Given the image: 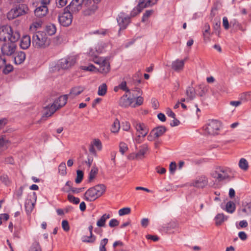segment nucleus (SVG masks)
Here are the masks:
<instances>
[{"label":"nucleus","mask_w":251,"mask_h":251,"mask_svg":"<svg viewBox=\"0 0 251 251\" xmlns=\"http://www.w3.org/2000/svg\"><path fill=\"white\" fill-rule=\"evenodd\" d=\"M20 35L18 31L14 30L9 25L0 27V41L4 42L10 41H18Z\"/></svg>","instance_id":"nucleus-1"},{"label":"nucleus","mask_w":251,"mask_h":251,"mask_svg":"<svg viewBox=\"0 0 251 251\" xmlns=\"http://www.w3.org/2000/svg\"><path fill=\"white\" fill-rule=\"evenodd\" d=\"M106 188V186L102 184L90 188L84 194L85 200L89 201H95L105 193Z\"/></svg>","instance_id":"nucleus-2"},{"label":"nucleus","mask_w":251,"mask_h":251,"mask_svg":"<svg viewBox=\"0 0 251 251\" xmlns=\"http://www.w3.org/2000/svg\"><path fill=\"white\" fill-rule=\"evenodd\" d=\"M68 97L67 95L61 96L55 100L50 106H46L45 116L46 117L51 116L57 109L64 106L67 102Z\"/></svg>","instance_id":"nucleus-3"},{"label":"nucleus","mask_w":251,"mask_h":251,"mask_svg":"<svg viewBox=\"0 0 251 251\" xmlns=\"http://www.w3.org/2000/svg\"><path fill=\"white\" fill-rule=\"evenodd\" d=\"M230 174L229 168L222 166L217 167L210 173L211 176L219 182L230 179Z\"/></svg>","instance_id":"nucleus-4"},{"label":"nucleus","mask_w":251,"mask_h":251,"mask_svg":"<svg viewBox=\"0 0 251 251\" xmlns=\"http://www.w3.org/2000/svg\"><path fill=\"white\" fill-rule=\"evenodd\" d=\"M50 44L46 34L44 32H37L32 36V45L37 49L45 48Z\"/></svg>","instance_id":"nucleus-5"},{"label":"nucleus","mask_w":251,"mask_h":251,"mask_svg":"<svg viewBox=\"0 0 251 251\" xmlns=\"http://www.w3.org/2000/svg\"><path fill=\"white\" fill-rule=\"evenodd\" d=\"M220 127L221 123L219 121L211 120L203 127V129L205 133L210 135H215L218 134Z\"/></svg>","instance_id":"nucleus-6"},{"label":"nucleus","mask_w":251,"mask_h":251,"mask_svg":"<svg viewBox=\"0 0 251 251\" xmlns=\"http://www.w3.org/2000/svg\"><path fill=\"white\" fill-rule=\"evenodd\" d=\"M27 11L28 7L26 5H19L18 7H15L11 9L8 12L7 17L9 20H12L20 16L25 14Z\"/></svg>","instance_id":"nucleus-7"},{"label":"nucleus","mask_w":251,"mask_h":251,"mask_svg":"<svg viewBox=\"0 0 251 251\" xmlns=\"http://www.w3.org/2000/svg\"><path fill=\"white\" fill-rule=\"evenodd\" d=\"M17 41H10L4 42L1 46L0 50L2 55L11 56L15 52L17 48L16 42Z\"/></svg>","instance_id":"nucleus-8"},{"label":"nucleus","mask_w":251,"mask_h":251,"mask_svg":"<svg viewBox=\"0 0 251 251\" xmlns=\"http://www.w3.org/2000/svg\"><path fill=\"white\" fill-rule=\"evenodd\" d=\"M75 62V56H69L59 60L57 63V66L62 69H68L73 66Z\"/></svg>","instance_id":"nucleus-9"},{"label":"nucleus","mask_w":251,"mask_h":251,"mask_svg":"<svg viewBox=\"0 0 251 251\" xmlns=\"http://www.w3.org/2000/svg\"><path fill=\"white\" fill-rule=\"evenodd\" d=\"M97 8L96 1L93 0H84L82 8L84 15L89 16L94 14Z\"/></svg>","instance_id":"nucleus-10"},{"label":"nucleus","mask_w":251,"mask_h":251,"mask_svg":"<svg viewBox=\"0 0 251 251\" xmlns=\"http://www.w3.org/2000/svg\"><path fill=\"white\" fill-rule=\"evenodd\" d=\"M94 62L100 65L99 68L97 69V71L100 72L101 74H105L109 72L110 70V64L108 61L102 58H96L94 60Z\"/></svg>","instance_id":"nucleus-11"},{"label":"nucleus","mask_w":251,"mask_h":251,"mask_svg":"<svg viewBox=\"0 0 251 251\" xmlns=\"http://www.w3.org/2000/svg\"><path fill=\"white\" fill-rule=\"evenodd\" d=\"M84 0H73L65 10L70 11L72 14L76 13L82 9Z\"/></svg>","instance_id":"nucleus-12"},{"label":"nucleus","mask_w":251,"mask_h":251,"mask_svg":"<svg viewBox=\"0 0 251 251\" xmlns=\"http://www.w3.org/2000/svg\"><path fill=\"white\" fill-rule=\"evenodd\" d=\"M117 21L120 26V30H123L126 29L130 23V17L124 12H121L117 17Z\"/></svg>","instance_id":"nucleus-13"},{"label":"nucleus","mask_w":251,"mask_h":251,"mask_svg":"<svg viewBox=\"0 0 251 251\" xmlns=\"http://www.w3.org/2000/svg\"><path fill=\"white\" fill-rule=\"evenodd\" d=\"M73 16L70 11L65 10L61 16L58 17L60 25L64 26H69L72 22Z\"/></svg>","instance_id":"nucleus-14"},{"label":"nucleus","mask_w":251,"mask_h":251,"mask_svg":"<svg viewBox=\"0 0 251 251\" xmlns=\"http://www.w3.org/2000/svg\"><path fill=\"white\" fill-rule=\"evenodd\" d=\"M133 126L135 128L139 134H141L142 137H145L149 132V128L143 123L134 121Z\"/></svg>","instance_id":"nucleus-15"},{"label":"nucleus","mask_w":251,"mask_h":251,"mask_svg":"<svg viewBox=\"0 0 251 251\" xmlns=\"http://www.w3.org/2000/svg\"><path fill=\"white\" fill-rule=\"evenodd\" d=\"M208 184L207 177L205 176H201L198 177L191 184V186L197 188H204Z\"/></svg>","instance_id":"nucleus-16"},{"label":"nucleus","mask_w":251,"mask_h":251,"mask_svg":"<svg viewBox=\"0 0 251 251\" xmlns=\"http://www.w3.org/2000/svg\"><path fill=\"white\" fill-rule=\"evenodd\" d=\"M35 193L33 192V195L29 196L28 199L25 201V207L26 212L28 215L30 214L34 207L36 200H32L31 198L34 199L35 197Z\"/></svg>","instance_id":"nucleus-17"},{"label":"nucleus","mask_w":251,"mask_h":251,"mask_svg":"<svg viewBox=\"0 0 251 251\" xmlns=\"http://www.w3.org/2000/svg\"><path fill=\"white\" fill-rule=\"evenodd\" d=\"M1 68H3L2 72L4 74H8L13 69V66L9 64H6L5 59L0 55V69Z\"/></svg>","instance_id":"nucleus-18"},{"label":"nucleus","mask_w":251,"mask_h":251,"mask_svg":"<svg viewBox=\"0 0 251 251\" xmlns=\"http://www.w3.org/2000/svg\"><path fill=\"white\" fill-rule=\"evenodd\" d=\"M48 12V8L46 6L40 5L34 10L35 15L38 18L45 17Z\"/></svg>","instance_id":"nucleus-19"},{"label":"nucleus","mask_w":251,"mask_h":251,"mask_svg":"<svg viewBox=\"0 0 251 251\" xmlns=\"http://www.w3.org/2000/svg\"><path fill=\"white\" fill-rule=\"evenodd\" d=\"M85 90V87L82 86H76L73 87L71 90L69 94L67 95L72 99L80 95Z\"/></svg>","instance_id":"nucleus-20"},{"label":"nucleus","mask_w":251,"mask_h":251,"mask_svg":"<svg viewBox=\"0 0 251 251\" xmlns=\"http://www.w3.org/2000/svg\"><path fill=\"white\" fill-rule=\"evenodd\" d=\"M133 99L127 97V95H123L119 100V104L122 107H127L132 104Z\"/></svg>","instance_id":"nucleus-21"},{"label":"nucleus","mask_w":251,"mask_h":251,"mask_svg":"<svg viewBox=\"0 0 251 251\" xmlns=\"http://www.w3.org/2000/svg\"><path fill=\"white\" fill-rule=\"evenodd\" d=\"M166 131V128L164 126H160L153 128L152 130V134L154 135L155 137H158L163 135Z\"/></svg>","instance_id":"nucleus-22"},{"label":"nucleus","mask_w":251,"mask_h":251,"mask_svg":"<svg viewBox=\"0 0 251 251\" xmlns=\"http://www.w3.org/2000/svg\"><path fill=\"white\" fill-rule=\"evenodd\" d=\"M31 44L30 37L28 35H24L22 38L20 46L23 49H27Z\"/></svg>","instance_id":"nucleus-23"},{"label":"nucleus","mask_w":251,"mask_h":251,"mask_svg":"<svg viewBox=\"0 0 251 251\" xmlns=\"http://www.w3.org/2000/svg\"><path fill=\"white\" fill-rule=\"evenodd\" d=\"M149 150L148 146L147 144H143L140 146L139 150L137 152V156L139 159H142L144 158L145 154Z\"/></svg>","instance_id":"nucleus-24"},{"label":"nucleus","mask_w":251,"mask_h":251,"mask_svg":"<svg viewBox=\"0 0 251 251\" xmlns=\"http://www.w3.org/2000/svg\"><path fill=\"white\" fill-rule=\"evenodd\" d=\"M184 62L183 60H176L173 62L172 64V69L177 72H179L182 70Z\"/></svg>","instance_id":"nucleus-25"},{"label":"nucleus","mask_w":251,"mask_h":251,"mask_svg":"<svg viewBox=\"0 0 251 251\" xmlns=\"http://www.w3.org/2000/svg\"><path fill=\"white\" fill-rule=\"evenodd\" d=\"M25 53L23 51H19L17 53L14 57V62L16 64H21L25 61Z\"/></svg>","instance_id":"nucleus-26"},{"label":"nucleus","mask_w":251,"mask_h":251,"mask_svg":"<svg viewBox=\"0 0 251 251\" xmlns=\"http://www.w3.org/2000/svg\"><path fill=\"white\" fill-rule=\"evenodd\" d=\"M144 8L146 7L144 6V5L140 2H139L138 5L135 7L131 12L129 16L130 18L136 16L137 14L140 13Z\"/></svg>","instance_id":"nucleus-27"},{"label":"nucleus","mask_w":251,"mask_h":251,"mask_svg":"<svg viewBox=\"0 0 251 251\" xmlns=\"http://www.w3.org/2000/svg\"><path fill=\"white\" fill-rule=\"evenodd\" d=\"M110 215L107 214H103L100 218L97 221V225L99 227H104L105 225L106 221L110 218Z\"/></svg>","instance_id":"nucleus-28"},{"label":"nucleus","mask_w":251,"mask_h":251,"mask_svg":"<svg viewBox=\"0 0 251 251\" xmlns=\"http://www.w3.org/2000/svg\"><path fill=\"white\" fill-rule=\"evenodd\" d=\"M186 94L188 97L187 100H193L196 97V92L192 87H188L186 91Z\"/></svg>","instance_id":"nucleus-29"},{"label":"nucleus","mask_w":251,"mask_h":251,"mask_svg":"<svg viewBox=\"0 0 251 251\" xmlns=\"http://www.w3.org/2000/svg\"><path fill=\"white\" fill-rule=\"evenodd\" d=\"M46 31L49 35H53L56 33V26L54 24H49L46 25Z\"/></svg>","instance_id":"nucleus-30"},{"label":"nucleus","mask_w":251,"mask_h":251,"mask_svg":"<svg viewBox=\"0 0 251 251\" xmlns=\"http://www.w3.org/2000/svg\"><path fill=\"white\" fill-rule=\"evenodd\" d=\"M227 219V217H225L224 214L223 213L218 214L216 215L215 218V224L216 226L221 225L223 222L226 220Z\"/></svg>","instance_id":"nucleus-31"},{"label":"nucleus","mask_w":251,"mask_h":251,"mask_svg":"<svg viewBox=\"0 0 251 251\" xmlns=\"http://www.w3.org/2000/svg\"><path fill=\"white\" fill-rule=\"evenodd\" d=\"M98 173V168L95 166H93L89 174V181H92L96 177Z\"/></svg>","instance_id":"nucleus-32"},{"label":"nucleus","mask_w":251,"mask_h":251,"mask_svg":"<svg viewBox=\"0 0 251 251\" xmlns=\"http://www.w3.org/2000/svg\"><path fill=\"white\" fill-rule=\"evenodd\" d=\"M9 144L10 142L5 136L0 138V149H6Z\"/></svg>","instance_id":"nucleus-33"},{"label":"nucleus","mask_w":251,"mask_h":251,"mask_svg":"<svg viewBox=\"0 0 251 251\" xmlns=\"http://www.w3.org/2000/svg\"><path fill=\"white\" fill-rule=\"evenodd\" d=\"M120 128V122L117 119H116L112 125L111 131L113 133H117L118 132Z\"/></svg>","instance_id":"nucleus-34"},{"label":"nucleus","mask_w":251,"mask_h":251,"mask_svg":"<svg viewBox=\"0 0 251 251\" xmlns=\"http://www.w3.org/2000/svg\"><path fill=\"white\" fill-rule=\"evenodd\" d=\"M210 26L208 24H205L203 27V35L204 40L207 41L209 40V33Z\"/></svg>","instance_id":"nucleus-35"},{"label":"nucleus","mask_w":251,"mask_h":251,"mask_svg":"<svg viewBox=\"0 0 251 251\" xmlns=\"http://www.w3.org/2000/svg\"><path fill=\"white\" fill-rule=\"evenodd\" d=\"M28 251H42V250L39 243L35 241L31 244Z\"/></svg>","instance_id":"nucleus-36"},{"label":"nucleus","mask_w":251,"mask_h":251,"mask_svg":"<svg viewBox=\"0 0 251 251\" xmlns=\"http://www.w3.org/2000/svg\"><path fill=\"white\" fill-rule=\"evenodd\" d=\"M83 242L93 243L96 241V237L94 235H90V236H83L81 238Z\"/></svg>","instance_id":"nucleus-37"},{"label":"nucleus","mask_w":251,"mask_h":251,"mask_svg":"<svg viewBox=\"0 0 251 251\" xmlns=\"http://www.w3.org/2000/svg\"><path fill=\"white\" fill-rule=\"evenodd\" d=\"M107 92V85L105 83H102L98 88V94L100 96H104Z\"/></svg>","instance_id":"nucleus-38"},{"label":"nucleus","mask_w":251,"mask_h":251,"mask_svg":"<svg viewBox=\"0 0 251 251\" xmlns=\"http://www.w3.org/2000/svg\"><path fill=\"white\" fill-rule=\"evenodd\" d=\"M235 204L233 201H228L226 204V210L230 213H232L235 210Z\"/></svg>","instance_id":"nucleus-39"},{"label":"nucleus","mask_w":251,"mask_h":251,"mask_svg":"<svg viewBox=\"0 0 251 251\" xmlns=\"http://www.w3.org/2000/svg\"><path fill=\"white\" fill-rule=\"evenodd\" d=\"M239 166L242 170L246 171L249 168L248 162L246 159L242 158L239 161Z\"/></svg>","instance_id":"nucleus-40"},{"label":"nucleus","mask_w":251,"mask_h":251,"mask_svg":"<svg viewBox=\"0 0 251 251\" xmlns=\"http://www.w3.org/2000/svg\"><path fill=\"white\" fill-rule=\"evenodd\" d=\"M242 212L245 213L246 215L251 214V202L247 203L244 205V208L242 209Z\"/></svg>","instance_id":"nucleus-41"},{"label":"nucleus","mask_w":251,"mask_h":251,"mask_svg":"<svg viewBox=\"0 0 251 251\" xmlns=\"http://www.w3.org/2000/svg\"><path fill=\"white\" fill-rule=\"evenodd\" d=\"M88 54L92 57L93 61L96 58H100V57H98L99 53L96 51L95 48H91L88 52Z\"/></svg>","instance_id":"nucleus-42"},{"label":"nucleus","mask_w":251,"mask_h":251,"mask_svg":"<svg viewBox=\"0 0 251 251\" xmlns=\"http://www.w3.org/2000/svg\"><path fill=\"white\" fill-rule=\"evenodd\" d=\"M66 165L65 162H62L58 167V172L62 176L66 174Z\"/></svg>","instance_id":"nucleus-43"},{"label":"nucleus","mask_w":251,"mask_h":251,"mask_svg":"<svg viewBox=\"0 0 251 251\" xmlns=\"http://www.w3.org/2000/svg\"><path fill=\"white\" fill-rule=\"evenodd\" d=\"M77 176L75 179V181L76 183L78 184L80 183L83 177V173L82 171L80 170H77L76 172Z\"/></svg>","instance_id":"nucleus-44"},{"label":"nucleus","mask_w":251,"mask_h":251,"mask_svg":"<svg viewBox=\"0 0 251 251\" xmlns=\"http://www.w3.org/2000/svg\"><path fill=\"white\" fill-rule=\"evenodd\" d=\"M128 150L127 145L124 143L121 142L119 144L120 152L123 155Z\"/></svg>","instance_id":"nucleus-45"},{"label":"nucleus","mask_w":251,"mask_h":251,"mask_svg":"<svg viewBox=\"0 0 251 251\" xmlns=\"http://www.w3.org/2000/svg\"><path fill=\"white\" fill-rule=\"evenodd\" d=\"M91 145H93L94 147L95 146L97 147L98 150L99 151H100L102 149L101 143L98 139H95Z\"/></svg>","instance_id":"nucleus-46"},{"label":"nucleus","mask_w":251,"mask_h":251,"mask_svg":"<svg viewBox=\"0 0 251 251\" xmlns=\"http://www.w3.org/2000/svg\"><path fill=\"white\" fill-rule=\"evenodd\" d=\"M119 87H120V89L126 92V93H130V90L127 87L126 82V81H123L119 85Z\"/></svg>","instance_id":"nucleus-47"},{"label":"nucleus","mask_w":251,"mask_h":251,"mask_svg":"<svg viewBox=\"0 0 251 251\" xmlns=\"http://www.w3.org/2000/svg\"><path fill=\"white\" fill-rule=\"evenodd\" d=\"M68 200L70 202L75 204L79 203V202H80L79 198L75 197L74 196L70 194H69L68 195Z\"/></svg>","instance_id":"nucleus-48"},{"label":"nucleus","mask_w":251,"mask_h":251,"mask_svg":"<svg viewBox=\"0 0 251 251\" xmlns=\"http://www.w3.org/2000/svg\"><path fill=\"white\" fill-rule=\"evenodd\" d=\"M153 11L152 10H148L146 11L145 13L143 14L142 21L143 22H146L149 17H150L153 13Z\"/></svg>","instance_id":"nucleus-49"},{"label":"nucleus","mask_w":251,"mask_h":251,"mask_svg":"<svg viewBox=\"0 0 251 251\" xmlns=\"http://www.w3.org/2000/svg\"><path fill=\"white\" fill-rule=\"evenodd\" d=\"M105 44L103 43H98L95 47L96 51H97L99 54L101 53L105 47Z\"/></svg>","instance_id":"nucleus-50"},{"label":"nucleus","mask_w":251,"mask_h":251,"mask_svg":"<svg viewBox=\"0 0 251 251\" xmlns=\"http://www.w3.org/2000/svg\"><path fill=\"white\" fill-rule=\"evenodd\" d=\"M130 212V208L128 207H125L122 208L119 210L118 213L120 216H123L129 214Z\"/></svg>","instance_id":"nucleus-51"},{"label":"nucleus","mask_w":251,"mask_h":251,"mask_svg":"<svg viewBox=\"0 0 251 251\" xmlns=\"http://www.w3.org/2000/svg\"><path fill=\"white\" fill-rule=\"evenodd\" d=\"M143 100H144V99L142 97L138 96L136 98L135 103L133 104L132 105V107H135L137 106H140V105H142L143 103Z\"/></svg>","instance_id":"nucleus-52"},{"label":"nucleus","mask_w":251,"mask_h":251,"mask_svg":"<svg viewBox=\"0 0 251 251\" xmlns=\"http://www.w3.org/2000/svg\"><path fill=\"white\" fill-rule=\"evenodd\" d=\"M178 227V224L175 222H171L166 226V230H169L172 229H175Z\"/></svg>","instance_id":"nucleus-53"},{"label":"nucleus","mask_w":251,"mask_h":251,"mask_svg":"<svg viewBox=\"0 0 251 251\" xmlns=\"http://www.w3.org/2000/svg\"><path fill=\"white\" fill-rule=\"evenodd\" d=\"M66 187L62 188V191L64 192H66L69 193L71 190V188H72V182L68 181L66 183Z\"/></svg>","instance_id":"nucleus-54"},{"label":"nucleus","mask_w":251,"mask_h":251,"mask_svg":"<svg viewBox=\"0 0 251 251\" xmlns=\"http://www.w3.org/2000/svg\"><path fill=\"white\" fill-rule=\"evenodd\" d=\"M62 227L65 231H68L70 230L69 223L67 220H63L62 222Z\"/></svg>","instance_id":"nucleus-55"},{"label":"nucleus","mask_w":251,"mask_h":251,"mask_svg":"<svg viewBox=\"0 0 251 251\" xmlns=\"http://www.w3.org/2000/svg\"><path fill=\"white\" fill-rule=\"evenodd\" d=\"M119 224V222L116 219H112L110 220L109 223V226L110 227H114L118 226Z\"/></svg>","instance_id":"nucleus-56"},{"label":"nucleus","mask_w":251,"mask_h":251,"mask_svg":"<svg viewBox=\"0 0 251 251\" xmlns=\"http://www.w3.org/2000/svg\"><path fill=\"white\" fill-rule=\"evenodd\" d=\"M82 69L87 71L92 72L97 71V69H96L93 65H90L88 66H82Z\"/></svg>","instance_id":"nucleus-57"},{"label":"nucleus","mask_w":251,"mask_h":251,"mask_svg":"<svg viewBox=\"0 0 251 251\" xmlns=\"http://www.w3.org/2000/svg\"><path fill=\"white\" fill-rule=\"evenodd\" d=\"M0 179L2 182L5 185H8L10 183L8 177L7 175H3L0 177Z\"/></svg>","instance_id":"nucleus-58"},{"label":"nucleus","mask_w":251,"mask_h":251,"mask_svg":"<svg viewBox=\"0 0 251 251\" xmlns=\"http://www.w3.org/2000/svg\"><path fill=\"white\" fill-rule=\"evenodd\" d=\"M176 164L175 162H172L169 165V171L171 173L174 174L176 170Z\"/></svg>","instance_id":"nucleus-59"},{"label":"nucleus","mask_w":251,"mask_h":251,"mask_svg":"<svg viewBox=\"0 0 251 251\" xmlns=\"http://www.w3.org/2000/svg\"><path fill=\"white\" fill-rule=\"evenodd\" d=\"M157 1L158 0H148L146 3H144V6L147 7L152 6V5L155 4Z\"/></svg>","instance_id":"nucleus-60"},{"label":"nucleus","mask_w":251,"mask_h":251,"mask_svg":"<svg viewBox=\"0 0 251 251\" xmlns=\"http://www.w3.org/2000/svg\"><path fill=\"white\" fill-rule=\"evenodd\" d=\"M223 24L226 29H228L229 28V23L227 17H224L223 18Z\"/></svg>","instance_id":"nucleus-61"},{"label":"nucleus","mask_w":251,"mask_h":251,"mask_svg":"<svg viewBox=\"0 0 251 251\" xmlns=\"http://www.w3.org/2000/svg\"><path fill=\"white\" fill-rule=\"evenodd\" d=\"M238 236L239 238L245 241L247 239V235L244 231H240L238 233Z\"/></svg>","instance_id":"nucleus-62"},{"label":"nucleus","mask_w":251,"mask_h":251,"mask_svg":"<svg viewBox=\"0 0 251 251\" xmlns=\"http://www.w3.org/2000/svg\"><path fill=\"white\" fill-rule=\"evenodd\" d=\"M122 125V128L125 131H128L130 128V125L129 123L127 122H126L124 123H123Z\"/></svg>","instance_id":"nucleus-63"},{"label":"nucleus","mask_w":251,"mask_h":251,"mask_svg":"<svg viewBox=\"0 0 251 251\" xmlns=\"http://www.w3.org/2000/svg\"><path fill=\"white\" fill-rule=\"evenodd\" d=\"M67 0H56V3L58 7H63L67 3Z\"/></svg>","instance_id":"nucleus-64"}]
</instances>
